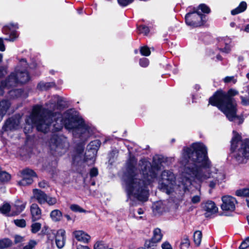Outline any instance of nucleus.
I'll return each mask as SVG.
<instances>
[{
	"label": "nucleus",
	"mask_w": 249,
	"mask_h": 249,
	"mask_svg": "<svg viewBox=\"0 0 249 249\" xmlns=\"http://www.w3.org/2000/svg\"><path fill=\"white\" fill-rule=\"evenodd\" d=\"M139 64L142 67H146L149 64L148 59L146 58H142L140 59Z\"/></svg>",
	"instance_id": "a18cd8bd"
},
{
	"label": "nucleus",
	"mask_w": 249,
	"mask_h": 249,
	"mask_svg": "<svg viewBox=\"0 0 249 249\" xmlns=\"http://www.w3.org/2000/svg\"><path fill=\"white\" fill-rule=\"evenodd\" d=\"M153 210L158 213H162L164 211V208L160 202H157L153 206Z\"/></svg>",
	"instance_id": "2f4dec72"
},
{
	"label": "nucleus",
	"mask_w": 249,
	"mask_h": 249,
	"mask_svg": "<svg viewBox=\"0 0 249 249\" xmlns=\"http://www.w3.org/2000/svg\"><path fill=\"white\" fill-rule=\"evenodd\" d=\"M29 80L30 76L26 70L19 71L18 69H16L15 72L11 73L5 80L1 82L0 95L3 94L5 88L9 89L15 87L18 83H26ZM11 105V103L9 100L3 99L0 101V122L6 114Z\"/></svg>",
	"instance_id": "39448f33"
},
{
	"label": "nucleus",
	"mask_w": 249,
	"mask_h": 249,
	"mask_svg": "<svg viewBox=\"0 0 249 249\" xmlns=\"http://www.w3.org/2000/svg\"><path fill=\"white\" fill-rule=\"evenodd\" d=\"M17 27V24H10L9 25L4 26L2 29V32L5 34H9L11 31L12 32L13 29Z\"/></svg>",
	"instance_id": "7c9ffc66"
},
{
	"label": "nucleus",
	"mask_w": 249,
	"mask_h": 249,
	"mask_svg": "<svg viewBox=\"0 0 249 249\" xmlns=\"http://www.w3.org/2000/svg\"><path fill=\"white\" fill-rule=\"evenodd\" d=\"M202 234L200 231H196L194 233V242L196 246L200 245L202 240Z\"/></svg>",
	"instance_id": "bb28decb"
},
{
	"label": "nucleus",
	"mask_w": 249,
	"mask_h": 249,
	"mask_svg": "<svg viewBox=\"0 0 249 249\" xmlns=\"http://www.w3.org/2000/svg\"><path fill=\"white\" fill-rule=\"evenodd\" d=\"M38 186L40 188H44L46 187L47 186H48V184L47 182H46L45 180H43V181H41V182L38 183Z\"/></svg>",
	"instance_id": "864d4df0"
},
{
	"label": "nucleus",
	"mask_w": 249,
	"mask_h": 249,
	"mask_svg": "<svg viewBox=\"0 0 249 249\" xmlns=\"http://www.w3.org/2000/svg\"><path fill=\"white\" fill-rule=\"evenodd\" d=\"M179 163L182 166V181L185 186L191 184L192 178L202 181L212 178L214 180L210 181L209 186L213 189L225 179V175L217 172L213 167L208 156L207 148L202 143H194L191 147L184 148Z\"/></svg>",
	"instance_id": "f257e3e1"
},
{
	"label": "nucleus",
	"mask_w": 249,
	"mask_h": 249,
	"mask_svg": "<svg viewBox=\"0 0 249 249\" xmlns=\"http://www.w3.org/2000/svg\"><path fill=\"white\" fill-rule=\"evenodd\" d=\"M202 207L206 212L204 214L206 217H209L211 215L218 212V208L216 206L214 202L211 200L202 203Z\"/></svg>",
	"instance_id": "4468645a"
},
{
	"label": "nucleus",
	"mask_w": 249,
	"mask_h": 249,
	"mask_svg": "<svg viewBox=\"0 0 249 249\" xmlns=\"http://www.w3.org/2000/svg\"><path fill=\"white\" fill-rule=\"evenodd\" d=\"M241 103L243 105L249 104V99L248 100L243 96H241Z\"/></svg>",
	"instance_id": "5fc2aeb1"
},
{
	"label": "nucleus",
	"mask_w": 249,
	"mask_h": 249,
	"mask_svg": "<svg viewBox=\"0 0 249 249\" xmlns=\"http://www.w3.org/2000/svg\"><path fill=\"white\" fill-rule=\"evenodd\" d=\"M134 0H117L119 4L123 7L126 6L132 3Z\"/></svg>",
	"instance_id": "c03bdc74"
},
{
	"label": "nucleus",
	"mask_w": 249,
	"mask_h": 249,
	"mask_svg": "<svg viewBox=\"0 0 249 249\" xmlns=\"http://www.w3.org/2000/svg\"><path fill=\"white\" fill-rule=\"evenodd\" d=\"M12 241L8 238L0 240V249H5L12 245Z\"/></svg>",
	"instance_id": "cd10ccee"
},
{
	"label": "nucleus",
	"mask_w": 249,
	"mask_h": 249,
	"mask_svg": "<svg viewBox=\"0 0 249 249\" xmlns=\"http://www.w3.org/2000/svg\"><path fill=\"white\" fill-rule=\"evenodd\" d=\"M11 179V175L6 171H0V181L2 182H7Z\"/></svg>",
	"instance_id": "c756f323"
},
{
	"label": "nucleus",
	"mask_w": 249,
	"mask_h": 249,
	"mask_svg": "<svg viewBox=\"0 0 249 249\" xmlns=\"http://www.w3.org/2000/svg\"><path fill=\"white\" fill-rule=\"evenodd\" d=\"M230 25H231V27H234L235 26V23L234 22H231L230 23Z\"/></svg>",
	"instance_id": "338daca9"
},
{
	"label": "nucleus",
	"mask_w": 249,
	"mask_h": 249,
	"mask_svg": "<svg viewBox=\"0 0 249 249\" xmlns=\"http://www.w3.org/2000/svg\"><path fill=\"white\" fill-rule=\"evenodd\" d=\"M22 179L18 182L20 185L26 186L32 183L33 178L36 176V173L32 169L26 168L21 171Z\"/></svg>",
	"instance_id": "f8f14e48"
},
{
	"label": "nucleus",
	"mask_w": 249,
	"mask_h": 249,
	"mask_svg": "<svg viewBox=\"0 0 249 249\" xmlns=\"http://www.w3.org/2000/svg\"><path fill=\"white\" fill-rule=\"evenodd\" d=\"M161 159L154 157L152 164L145 159L139 161V166L144 180L138 178V170L136 167L137 160L135 157H130L126 162V170L124 174V182L128 196H133L138 200L146 201L148 199V185L157 178V172L161 168Z\"/></svg>",
	"instance_id": "f03ea898"
},
{
	"label": "nucleus",
	"mask_w": 249,
	"mask_h": 249,
	"mask_svg": "<svg viewBox=\"0 0 249 249\" xmlns=\"http://www.w3.org/2000/svg\"><path fill=\"white\" fill-rule=\"evenodd\" d=\"M162 235L160 229L157 228L153 231V236L151 238L153 242L157 243L160 241L162 238Z\"/></svg>",
	"instance_id": "a878e982"
},
{
	"label": "nucleus",
	"mask_w": 249,
	"mask_h": 249,
	"mask_svg": "<svg viewBox=\"0 0 249 249\" xmlns=\"http://www.w3.org/2000/svg\"><path fill=\"white\" fill-rule=\"evenodd\" d=\"M140 52L142 55L144 56H149L151 53L149 48L147 46H143L141 47L140 49Z\"/></svg>",
	"instance_id": "a19ab883"
},
{
	"label": "nucleus",
	"mask_w": 249,
	"mask_h": 249,
	"mask_svg": "<svg viewBox=\"0 0 249 249\" xmlns=\"http://www.w3.org/2000/svg\"><path fill=\"white\" fill-rule=\"evenodd\" d=\"M73 235L78 241L85 243H88L90 239V236L83 231H74Z\"/></svg>",
	"instance_id": "f3484780"
},
{
	"label": "nucleus",
	"mask_w": 249,
	"mask_h": 249,
	"mask_svg": "<svg viewBox=\"0 0 249 249\" xmlns=\"http://www.w3.org/2000/svg\"><path fill=\"white\" fill-rule=\"evenodd\" d=\"M225 83H232L235 84L237 82V78L235 76H226L223 79Z\"/></svg>",
	"instance_id": "c9c22d12"
},
{
	"label": "nucleus",
	"mask_w": 249,
	"mask_h": 249,
	"mask_svg": "<svg viewBox=\"0 0 249 249\" xmlns=\"http://www.w3.org/2000/svg\"><path fill=\"white\" fill-rule=\"evenodd\" d=\"M30 213L32 222H35L41 219L42 211L36 203H33L30 206Z\"/></svg>",
	"instance_id": "2eb2a0df"
},
{
	"label": "nucleus",
	"mask_w": 249,
	"mask_h": 249,
	"mask_svg": "<svg viewBox=\"0 0 249 249\" xmlns=\"http://www.w3.org/2000/svg\"><path fill=\"white\" fill-rule=\"evenodd\" d=\"M23 90L21 89H15L9 92V96L12 98H17L21 96Z\"/></svg>",
	"instance_id": "c85d7f7f"
},
{
	"label": "nucleus",
	"mask_w": 249,
	"mask_h": 249,
	"mask_svg": "<svg viewBox=\"0 0 249 249\" xmlns=\"http://www.w3.org/2000/svg\"><path fill=\"white\" fill-rule=\"evenodd\" d=\"M95 149H91V150H89L87 152H86L84 159L85 161L88 162L89 160L90 161V164L93 163L95 160Z\"/></svg>",
	"instance_id": "b1692460"
},
{
	"label": "nucleus",
	"mask_w": 249,
	"mask_h": 249,
	"mask_svg": "<svg viewBox=\"0 0 249 249\" xmlns=\"http://www.w3.org/2000/svg\"><path fill=\"white\" fill-rule=\"evenodd\" d=\"M23 240V238L22 237L19 235H16L15 237V242L16 243H18L22 242Z\"/></svg>",
	"instance_id": "603ef678"
},
{
	"label": "nucleus",
	"mask_w": 249,
	"mask_h": 249,
	"mask_svg": "<svg viewBox=\"0 0 249 249\" xmlns=\"http://www.w3.org/2000/svg\"><path fill=\"white\" fill-rule=\"evenodd\" d=\"M50 217L53 221H59L62 217V213L59 210H54L50 213Z\"/></svg>",
	"instance_id": "5701e85b"
},
{
	"label": "nucleus",
	"mask_w": 249,
	"mask_h": 249,
	"mask_svg": "<svg viewBox=\"0 0 249 249\" xmlns=\"http://www.w3.org/2000/svg\"><path fill=\"white\" fill-rule=\"evenodd\" d=\"M25 206V202H22L19 200H18L16 201L15 204L12 206V209L14 213V214L17 215L24 210Z\"/></svg>",
	"instance_id": "6ab92c4d"
},
{
	"label": "nucleus",
	"mask_w": 249,
	"mask_h": 249,
	"mask_svg": "<svg viewBox=\"0 0 249 249\" xmlns=\"http://www.w3.org/2000/svg\"><path fill=\"white\" fill-rule=\"evenodd\" d=\"M33 193V195L32 198L36 199L41 205L47 203L49 205L52 206L55 204L57 202L55 197L48 196L41 190L37 189H34Z\"/></svg>",
	"instance_id": "1a4fd4ad"
},
{
	"label": "nucleus",
	"mask_w": 249,
	"mask_h": 249,
	"mask_svg": "<svg viewBox=\"0 0 249 249\" xmlns=\"http://www.w3.org/2000/svg\"><path fill=\"white\" fill-rule=\"evenodd\" d=\"M7 68L6 66L0 67V78L4 77L7 73Z\"/></svg>",
	"instance_id": "49530a36"
},
{
	"label": "nucleus",
	"mask_w": 249,
	"mask_h": 249,
	"mask_svg": "<svg viewBox=\"0 0 249 249\" xmlns=\"http://www.w3.org/2000/svg\"><path fill=\"white\" fill-rule=\"evenodd\" d=\"M245 31L247 32H249V24H248L246 26Z\"/></svg>",
	"instance_id": "680f3d73"
},
{
	"label": "nucleus",
	"mask_w": 249,
	"mask_h": 249,
	"mask_svg": "<svg viewBox=\"0 0 249 249\" xmlns=\"http://www.w3.org/2000/svg\"><path fill=\"white\" fill-rule=\"evenodd\" d=\"M138 213L139 214H142L143 213V211L142 208H139L138 211Z\"/></svg>",
	"instance_id": "052dcab7"
},
{
	"label": "nucleus",
	"mask_w": 249,
	"mask_h": 249,
	"mask_svg": "<svg viewBox=\"0 0 249 249\" xmlns=\"http://www.w3.org/2000/svg\"><path fill=\"white\" fill-rule=\"evenodd\" d=\"M222 204L221 208L223 211H233L235 208V204L237 203L236 199L231 196H224L222 198Z\"/></svg>",
	"instance_id": "ddd939ff"
},
{
	"label": "nucleus",
	"mask_w": 249,
	"mask_h": 249,
	"mask_svg": "<svg viewBox=\"0 0 249 249\" xmlns=\"http://www.w3.org/2000/svg\"><path fill=\"white\" fill-rule=\"evenodd\" d=\"M238 93L237 90L232 89L227 92L222 90H217L209 98V103L213 106L217 107L230 121H232L237 118L236 103L233 97Z\"/></svg>",
	"instance_id": "20e7f679"
},
{
	"label": "nucleus",
	"mask_w": 249,
	"mask_h": 249,
	"mask_svg": "<svg viewBox=\"0 0 249 249\" xmlns=\"http://www.w3.org/2000/svg\"><path fill=\"white\" fill-rule=\"evenodd\" d=\"M198 9L201 10L204 13L209 14L211 12L210 8L205 4H200Z\"/></svg>",
	"instance_id": "ea45409f"
},
{
	"label": "nucleus",
	"mask_w": 249,
	"mask_h": 249,
	"mask_svg": "<svg viewBox=\"0 0 249 249\" xmlns=\"http://www.w3.org/2000/svg\"><path fill=\"white\" fill-rule=\"evenodd\" d=\"M65 118L63 120L61 113H53L41 105H36L33 107L31 114L26 117L25 122L29 125V130L35 125L38 131L44 133L49 131L52 124H53L54 129L57 131L60 130L63 125L67 129L87 130V126L83 119L71 110L65 113Z\"/></svg>",
	"instance_id": "7ed1b4c3"
},
{
	"label": "nucleus",
	"mask_w": 249,
	"mask_h": 249,
	"mask_svg": "<svg viewBox=\"0 0 249 249\" xmlns=\"http://www.w3.org/2000/svg\"><path fill=\"white\" fill-rule=\"evenodd\" d=\"M65 231L64 230H59L55 235V243L57 247L59 248H62L65 243Z\"/></svg>",
	"instance_id": "dca6fc26"
},
{
	"label": "nucleus",
	"mask_w": 249,
	"mask_h": 249,
	"mask_svg": "<svg viewBox=\"0 0 249 249\" xmlns=\"http://www.w3.org/2000/svg\"><path fill=\"white\" fill-rule=\"evenodd\" d=\"M216 58L219 60H222V57H221V56L220 55H217Z\"/></svg>",
	"instance_id": "0e129e2a"
},
{
	"label": "nucleus",
	"mask_w": 249,
	"mask_h": 249,
	"mask_svg": "<svg viewBox=\"0 0 249 249\" xmlns=\"http://www.w3.org/2000/svg\"><path fill=\"white\" fill-rule=\"evenodd\" d=\"M77 249H90V248L88 246H80L78 247Z\"/></svg>",
	"instance_id": "bf43d9fd"
},
{
	"label": "nucleus",
	"mask_w": 249,
	"mask_h": 249,
	"mask_svg": "<svg viewBox=\"0 0 249 249\" xmlns=\"http://www.w3.org/2000/svg\"><path fill=\"white\" fill-rule=\"evenodd\" d=\"M98 145H99V142L98 141H92L91 142L89 146H96V147H98Z\"/></svg>",
	"instance_id": "4d7b16f0"
},
{
	"label": "nucleus",
	"mask_w": 249,
	"mask_h": 249,
	"mask_svg": "<svg viewBox=\"0 0 249 249\" xmlns=\"http://www.w3.org/2000/svg\"><path fill=\"white\" fill-rule=\"evenodd\" d=\"M175 184V177L174 174L170 171H163L159 180V189L169 195L174 191Z\"/></svg>",
	"instance_id": "0eeeda50"
},
{
	"label": "nucleus",
	"mask_w": 249,
	"mask_h": 249,
	"mask_svg": "<svg viewBox=\"0 0 249 249\" xmlns=\"http://www.w3.org/2000/svg\"><path fill=\"white\" fill-rule=\"evenodd\" d=\"M10 209V205L8 203H5L0 207V211L2 213L6 214L9 212Z\"/></svg>",
	"instance_id": "f704fd0d"
},
{
	"label": "nucleus",
	"mask_w": 249,
	"mask_h": 249,
	"mask_svg": "<svg viewBox=\"0 0 249 249\" xmlns=\"http://www.w3.org/2000/svg\"><path fill=\"white\" fill-rule=\"evenodd\" d=\"M98 175V171L97 168L93 167L90 169L89 175L91 178L96 177Z\"/></svg>",
	"instance_id": "de8ad7c7"
},
{
	"label": "nucleus",
	"mask_w": 249,
	"mask_h": 249,
	"mask_svg": "<svg viewBox=\"0 0 249 249\" xmlns=\"http://www.w3.org/2000/svg\"><path fill=\"white\" fill-rule=\"evenodd\" d=\"M235 195L238 196L246 197V201L249 207V189L244 188L238 190L235 192Z\"/></svg>",
	"instance_id": "412c9836"
},
{
	"label": "nucleus",
	"mask_w": 249,
	"mask_h": 249,
	"mask_svg": "<svg viewBox=\"0 0 249 249\" xmlns=\"http://www.w3.org/2000/svg\"><path fill=\"white\" fill-rule=\"evenodd\" d=\"M70 209L74 212L85 213L86 211L77 204H72L70 206Z\"/></svg>",
	"instance_id": "72a5a7b5"
},
{
	"label": "nucleus",
	"mask_w": 249,
	"mask_h": 249,
	"mask_svg": "<svg viewBox=\"0 0 249 249\" xmlns=\"http://www.w3.org/2000/svg\"><path fill=\"white\" fill-rule=\"evenodd\" d=\"M200 197L198 196H194L192 198V202L194 204L199 202L200 201Z\"/></svg>",
	"instance_id": "3c124183"
},
{
	"label": "nucleus",
	"mask_w": 249,
	"mask_h": 249,
	"mask_svg": "<svg viewBox=\"0 0 249 249\" xmlns=\"http://www.w3.org/2000/svg\"><path fill=\"white\" fill-rule=\"evenodd\" d=\"M155 243H156L153 242L152 239L149 240H147L145 242L144 247L143 248H144V249H145V248L149 249V248L154 246V244H155Z\"/></svg>",
	"instance_id": "09e8293b"
},
{
	"label": "nucleus",
	"mask_w": 249,
	"mask_h": 249,
	"mask_svg": "<svg viewBox=\"0 0 249 249\" xmlns=\"http://www.w3.org/2000/svg\"><path fill=\"white\" fill-rule=\"evenodd\" d=\"M37 243L35 240H30L28 244L23 247V249H33L36 245Z\"/></svg>",
	"instance_id": "37998d69"
},
{
	"label": "nucleus",
	"mask_w": 249,
	"mask_h": 249,
	"mask_svg": "<svg viewBox=\"0 0 249 249\" xmlns=\"http://www.w3.org/2000/svg\"><path fill=\"white\" fill-rule=\"evenodd\" d=\"M249 247V237H247L241 244L240 249H246Z\"/></svg>",
	"instance_id": "79ce46f5"
},
{
	"label": "nucleus",
	"mask_w": 249,
	"mask_h": 249,
	"mask_svg": "<svg viewBox=\"0 0 249 249\" xmlns=\"http://www.w3.org/2000/svg\"><path fill=\"white\" fill-rule=\"evenodd\" d=\"M247 8V3L246 2L242 1L240 3L239 5L235 8L234 9L232 10L231 11V14L232 15H236L237 14H238L241 12H244Z\"/></svg>",
	"instance_id": "4be33fe9"
},
{
	"label": "nucleus",
	"mask_w": 249,
	"mask_h": 249,
	"mask_svg": "<svg viewBox=\"0 0 249 249\" xmlns=\"http://www.w3.org/2000/svg\"><path fill=\"white\" fill-rule=\"evenodd\" d=\"M5 50V46L3 44V40L1 38H0V51H4Z\"/></svg>",
	"instance_id": "6e6d98bb"
},
{
	"label": "nucleus",
	"mask_w": 249,
	"mask_h": 249,
	"mask_svg": "<svg viewBox=\"0 0 249 249\" xmlns=\"http://www.w3.org/2000/svg\"><path fill=\"white\" fill-rule=\"evenodd\" d=\"M231 42L229 38L220 39L218 44L219 50L222 52L228 53L231 50Z\"/></svg>",
	"instance_id": "a211bd4d"
},
{
	"label": "nucleus",
	"mask_w": 249,
	"mask_h": 249,
	"mask_svg": "<svg viewBox=\"0 0 249 249\" xmlns=\"http://www.w3.org/2000/svg\"><path fill=\"white\" fill-rule=\"evenodd\" d=\"M5 40H8V41H12L14 40L13 39H11L10 38H5Z\"/></svg>",
	"instance_id": "774afa93"
},
{
	"label": "nucleus",
	"mask_w": 249,
	"mask_h": 249,
	"mask_svg": "<svg viewBox=\"0 0 249 249\" xmlns=\"http://www.w3.org/2000/svg\"><path fill=\"white\" fill-rule=\"evenodd\" d=\"M138 30L140 34H143L144 35H147L149 32V28L145 25H141L138 27Z\"/></svg>",
	"instance_id": "e433bc0d"
},
{
	"label": "nucleus",
	"mask_w": 249,
	"mask_h": 249,
	"mask_svg": "<svg viewBox=\"0 0 249 249\" xmlns=\"http://www.w3.org/2000/svg\"><path fill=\"white\" fill-rule=\"evenodd\" d=\"M20 117H12L9 118L5 122L2 126L1 131L3 133L5 131H13L18 129L19 127Z\"/></svg>",
	"instance_id": "9b49d317"
},
{
	"label": "nucleus",
	"mask_w": 249,
	"mask_h": 249,
	"mask_svg": "<svg viewBox=\"0 0 249 249\" xmlns=\"http://www.w3.org/2000/svg\"><path fill=\"white\" fill-rule=\"evenodd\" d=\"M14 222L16 226L20 228H24L26 225V221L23 219L14 220Z\"/></svg>",
	"instance_id": "58836bf2"
},
{
	"label": "nucleus",
	"mask_w": 249,
	"mask_h": 249,
	"mask_svg": "<svg viewBox=\"0 0 249 249\" xmlns=\"http://www.w3.org/2000/svg\"><path fill=\"white\" fill-rule=\"evenodd\" d=\"M161 247L162 249H172L171 245L168 242H164L162 244Z\"/></svg>",
	"instance_id": "8fccbe9b"
},
{
	"label": "nucleus",
	"mask_w": 249,
	"mask_h": 249,
	"mask_svg": "<svg viewBox=\"0 0 249 249\" xmlns=\"http://www.w3.org/2000/svg\"><path fill=\"white\" fill-rule=\"evenodd\" d=\"M55 86V84L53 82H39L37 86V88L40 90H47L50 88Z\"/></svg>",
	"instance_id": "aec40b11"
},
{
	"label": "nucleus",
	"mask_w": 249,
	"mask_h": 249,
	"mask_svg": "<svg viewBox=\"0 0 249 249\" xmlns=\"http://www.w3.org/2000/svg\"><path fill=\"white\" fill-rule=\"evenodd\" d=\"M50 146L54 155L61 156L66 152L69 143L65 138L53 135L50 140Z\"/></svg>",
	"instance_id": "6e6552de"
},
{
	"label": "nucleus",
	"mask_w": 249,
	"mask_h": 249,
	"mask_svg": "<svg viewBox=\"0 0 249 249\" xmlns=\"http://www.w3.org/2000/svg\"><path fill=\"white\" fill-rule=\"evenodd\" d=\"M65 217L67 218V219L68 221L71 220V216L69 215L66 214V215H65Z\"/></svg>",
	"instance_id": "e2e57ef3"
},
{
	"label": "nucleus",
	"mask_w": 249,
	"mask_h": 249,
	"mask_svg": "<svg viewBox=\"0 0 249 249\" xmlns=\"http://www.w3.org/2000/svg\"><path fill=\"white\" fill-rule=\"evenodd\" d=\"M190 245V241L189 236L187 235H184L182 236L181 242L180 244V248L181 249H185L189 247Z\"/></svg>",
	"instance_id": "393cba45"
},
{
	"label": "nucleus",
	"mask_w": 249,
	"mask_h": 249,
	"mask_svg": "<svg viewBox=\"0 0 249 249\" xmlns=\"http://www.w3.org/2000/svg\"><path fill=\"white\" fill-rule=\"evenodd\" d=\"M63 102V100L61 98L58 97L57 99V106L59 107H62V103Z\"/></svg>",
	"instance_id": "13d9d810"
},
{
	"label": "nucleus",
	"mask_w": 249,
	"mask_h": 249,
	"mask_svg": "<svg viewBox=\"0 0 249 249\" xmlns=\"http://www.w3.org/2000/svg\"><path fill=\"white\" fill-rule=\"evenodd\" d=\"M233 133L231 149L233 159L238 164L246 163L249 160V139L241 141V136L239 134L234 131Z\"/></svg>",
	"instance_id": "423d86ee"
},
{
	"label": "nucleus",
	"mask_w": 249,
	"mask_h": 249,
	"mask_svg": "<svg viewBox=\"0 0 249 249\" xmlns=\"http://www.w3.org/2000/svg\"><path fill=\"white\" fill-rule=\"evenodd\" d=\"M108 246L103 242L99 241L95 243L94 249H107Z\"/></svg>",
	"instance_id": "4c0bfd02"
},
{
	"label": "nucleus",
	"mask_w": 249,
	"mask_h": 249,
	"mask_svg": "<svg viewBox=\"0 0 249 249\" xmlns=\"http://www.w3.org/2000/svg\"><path fill=\"white\" fill-rule=\"evenodd\" d=\"M41 224L39 222H35L31 225V231L33 233H36L41 229Z\"/></svg>",
	"instance_id": "473e14b6"
},
{
	"label": "nucleus",
	"mask_w": 249,
	"mask_h": 249,
	"mask_svg": "<svg viewBox=\"0 0 249 249\" xmlns=\"http://www.w3.org/2000/svg\"><path fill=\"white\" fill-rule=\"evenodd\" d=\"M205 16L197 11H194L192 13H187L185 19L186 24L190 26L196 27L203 24V18Z\"/></svg>",
	"instance_id": "9d476101"
},
{
	"label": "nucleus",
	"mask_w": 249,
	"mask_h": 249,
	"mask_svg": "<svg viewBox=\"0 0 249 249\" xmlns=\"http://www.w3.org/2000/svg\"><path fill=\"white\" fill-rule=\"evenodd\" d=\"M83 150H84L83 147H81L80 148V149H79V153L80 154L82 153L83 152Z\"/></svg>",
	"instance_id": "69168bd1"
}]
</instances>
